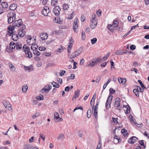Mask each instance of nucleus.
<instances>
[{"label":"nucleus","instance_id":"obj_62","mask_svg":"<svg viewBox=\"0 0 149 149\" xmlns=\"http://www.w3.org/2000/svg\"><path fill=\"white\" fill-rule=\"evenodd\" d=\"M49 0H43L42 3L44 5H46L47 4Z\"/></svg>","mask_w":149,"mask_h":149},{"label":"nucleus","instance_id":"obj_9","mask_svg":"<svg viewBox=\"0 0 149 149\" xmlns=\"http://www.w3.org/2000/svg\"><path fill=\"white\" fill-rule=\"evenodd\" d=\"M23 51L25 52L27 57L30 58L32 57V54L30 51V48H27L26 49H24Z\"/></svg>","mask_w":149,"mask_h":149},{"label":"nucleus","instance_id":"obj_19","mask_svg":"<svg viewBox=\"0 0 149 149\" xmlns=\"http://www.w3.org/2000/svg\"><path fill=\"white\" fill-rule=\"evenodd\" d=\"M22 45L19 42H17L16 44V49L17 50H20L22 49Z\"/></svg>","mask_w":149,"mask_h":149},{"label":"nucleus","instance_id":"obj_51","mask_svg":"<svg viewBox=\"0 0 149 149\" xmlns=\"http://www.w3.org/2000/svg\"><path fill=\"white\" fill-rule=\"evenodd\" d=\"M63 47L61 45L60 48H58L56 49V52H59L60 53L62 51V49H63Z\"/></svg>","mask_w":149,"mask_h":149},{"label":"nucleus","instance_id":"obj_40","mask_svg":"<svg viewBox=\"0 0 149 149\" xmlns=\"http://www.w3.org/2000/svg\"><path fill=\"white\" fill-rule=\"evenodd\" d=\"M40 113L39 112H36L35 114H33L32 116V117L33 118L35 119L38 116L40 115Z\"/></svg>","mask_w":149,"mask_h":149},{"label":"nucleus","instance_id":"obj_34","mask_svg":"<svg viewBox=\"0 0 149 149\" xmlns=\"http://www.w3.org/2000/svg\"><path fill=\"white\" fill-rule=\"evenodd\" d=\"M138 81L139 83V84H140V85H141L142 89H146V87L144 86V84H143V83H142V82L141 80H139Z\"/></svg>","mask_w":149,"mask_h":149},{"label":"nucleus","instance_id":"obj_10","mask_svg":"<svg viewBox=\"0 0 149 149\" xmlns=\"http://www.w3.org/2000/svg\"><path fill=\"white\" fill-rule=\"evenodd\" d=\"M73 40L72 38L70 40L69 42V45H68V54L70 53L71 50L73 45Z\"/></svg>","mask_w":149,"mask_h":149},{"label":"nucleus","instance_id":"obj_45","mask_svg":"<svg viewBox=\"0 0 149 149\" xmlns=\"http://www.w3.org/2000/svg\"><path fill=\"white\" fill-rule=\"evenodd\" d=\"M51 84L54 87L58 88L59 87V85L58 84H57L56 82L54 81H53V82H52Z\"/></svg>","mask_w":149,"mask_h":149},{"label":"nucleus","instance_id":"obj_37","mask_svg":"<svg viewBox=\"0 0 149 149\" xmlns=\"http://www.w3.org/2000/svg\"><path fill=\"white\" fill-rule=\"evenodd\" d=\"M54 119L56 120L59 119L60 118L58 113L57 112H55L54 113Z\"/></svg>","mask_w":149,"mask_h":149},{"label":"nucleus","instance_id":"obj_42","mask_svg":"<svg viewBox=\"0 0 149 149\" xmlns=\"http://www.w3.org/2000/svg\"><path fill=\"white\" fill-rule=\"evenodd\" d=\"M32 146L29 145H26L24 146V149H31Z\"/></svg>","mask_w":149,"mask_h":149},{"label":"nucleus","instance_id":"obj_49","mask_svg":"<svg viewBox=\"0 0 149 149\" xmlns=\"http://www.w3.org/2000/svg\"><path fill=\"white\" fill-rule=\"evenodd\" d=\"M89 63L88 65V66L89 67H92L94 66L93 63H92V60L89 61Z\"/></svg>","mask_w":149,"mask_h":149},{"label":"nucleus","instance_id":"obj_22","mask_svg":"<svg viewBox=\"0 0 149 149\" xmlns=\"http://www.w3.org/2000/svg\"><path fill=\"white\" fill-rule=\"evenodd\" d=\"M123 107H125L127 109L126 111L125 112V114H129L130 113V108L129 105H127L126 106L123 105Z\"/></svg>","mask_w":149,"mask_h":149},{"label":"nucleus","instance_id":"obj_35","mask_svg":"<svg viewBox=\"0 0 149 149\" xmlns=\"http://www.w3.org/2000/svg\"><path fill=\"white\" fill-rule=\"evenodd\" d=\"M69 8V6L68 4L65 3L63 5V9L64 10H67Z\"/></svg>","mask_w":149,"mask_h":149},{"label":"nucleus","instance_id":"obj_6","mask_svg":"<svg viewBox=\"0 0 149 149\" xmlns=\"http://www.w3.org/2000/svg\"><path fill=\"white\" fill-rule=\"evenodd\" d=\"M61 10L60 7L58 6L54 7L53 10V12L56 16H58L60 14V11Z\"/></svg>","mask_w":149,"mask_h":149},{"label":"nucleus","instance_id":"obj_18","mask_svg":"<svg viewBox=\"0 0 149 149\" xmlns=\"http://www.w3.org/2000/svg\"><path fill=\"white\" fill-rule=\"evenodd\" d=\"M36 39H33V41L32 40H30V39H29L28 40H27L26 42L29 45H33L36 42Z\"/></svg>","mask_w":149,"mask_h":149},{"label":"nucleus","instance_id":"obj_33","mask_svg":"<svg viewBox=\"0 0 149 149\" xmlns=\"http://www.w3.org/2000/svg\"><path fill=\"white\" fill-rule=\"evenodd\" d=\"M1 5L2 7L3 8H6L8 6V5L7 3L5 2H2L1 3Z\"/></svg>","mask_w":149,"mask_h":149},{"label":"nucleus","instance_id":"obj_14","mask_svg":"<svg viewBox=\"0 0 149 149\" xmlns=\"http://www.w3.org/2000/svg\"><path fill=\"white\" fill-rule=\"evenodd\" d=\"M3 104L5 108L9 109V108H11V105L10 102L7 101H4L3 102Z\"/></svg>","mask_w":149,"mask_h":149},{"label":"nucleus","instance_id":"obj_15","mask_svg":"<svg viewBox=\"0 0 149 149\" xmlns=\"http://www.w3.org/2000/svg\"><path fill=\"white\" fill-rule=\"evenodd\" d=\"M24 69L25 71L29 72L32 71L34 70L33 66L32 65L28 66H24Z\"/></svg>","mask_w":149,"mask_h":149},{"label":"nucleus","instance_id":"obj_17","mask_svg":"<svg viewBox=\"0 0 149 149\" xmlns=\"http://www.w3.org/2000/svg\"><path fill=\"white\" fill-rule=\"evenodd\" d=\"M112 25L113 26V29H114L115 30L116 29V28L118 26V21L117 20L114 21L112 24Z\"/></svg>","mask_w":149,"mask_h":149},{"label":"nucleus","instance_id":"obj_23","mask_svg":"<svg viewBox=\"0 0 149 149\" xmlns=\"http://www.w3.org/2000/svg\"><path fill=\"white\" fill-rule=\"evenodd\" d=\"M17 7V5L15 3L11 4L10 6V10H15Z\"/></svg>","mask_w":149,"mask_h":149},{"label":"nucleus","instance_id":"obj_47","mask_svg":"<svg viewBox=\"0 0 149 149\" xmlns=\"http://www.w3.org/2000/svg\"><path fill=\"white\" fill-rule=\"evenodd\" d=\"M38 48V47L37 46L36 47L35 46V45H33L31 46V50L33 51H35V50H36L37 48Z\"/></svg>","mask_w":149,"mask_h":149},{"label":"nucleus","instance_id":"obj_61","mask_svg":"<svg viewBox=\"0 0 149 149\" xmlns=\"http://www.w3.org/2000/svg\"><path fill=\"white\" fill-rule=\"evenodd\" d=\"M85 20V17L83 15L81 16V20L82 22H84Z\"/></svg>","mask_w":149,"mask_h":149},{"label":"nucleus","instance_id":"obj_59","mask_svg":"<svg viewBox=\"0 0 149 149\" xmlns=\"http://www.w3.org/2000/svg\"><path fill=\"white\" fill-rule=\"evenodd\" d=\"M109 91L110 94L112 95L115 92V91L113 90V88H111L109 89Z\"/></svg>","mask_w":149,"mask_h":149},{"label":"nucleus","instance_id":"obj_28","mask_svg":"<svg viewBox=\"0 0 149 149\" xmlns=\"http://www.w3.org/2000/svg\"><path fill=\"white\" fill-rule=\"evenodd\" d=\"M17 34H14L12 35V39L14 41L17 40L18 39V37Z\"/></svg>","mask_w":149,"mask_h":149},{"label":"nucleus","instance_id":"obj_41","mask_svg":"<svg viewBox=\"0 0 149 149\" xmlns=\"http://www.w3.org/2000/svg\"><path fill=\"white\" fill-rule=\"evenodd\" d=\"M139 143L141 146H143V148L145 149L146 148V146L144 144L143 140H141L139 141Z\"/></svg>","mask_w":149,"mask_h":149},{"label":"nucleus","instance_id":"obj_39","mask_svg":"<svg viewBox=\"0 0 149 149\" xmlns=\"http://www.w3.org/2000/svg\"><path fill=\"white\" fill-rule=\"evenodd\" d=\"M107 28L111 32H113L115 29H113V26L112 24H109L107 26Z\"/></svg>","mask_w":149,"mask_h":149},{"label":"nucleus","instance_id":"obj_64","mask_svg":"<svg viewBox=\"0 0 149 149\" xmlns=\"http://www.w3.org/2000/svg\"><path fill=\"white\" fill-rule=\"evenodd\" d=\"M96 26L97 25L96 24H91L90 26V27L92 29H94Z\"/></svg>","mask_w":149,"mask_h":149},{"label":"nucleus","instance_id":"obj_55","mask_svg":"<svg viewBox=\"0 0 149 149\" xmlns=\"http://www.w3.org/2000/svg\"><path fill=\"white\" fill-rule=\"evenodd\" d=\"M28 88V87L27 86H23L22 87V91L24 92H26L27 91Z\"/></svg>","mask_w":149,"mask_h":149},{"label":"nucleus","instance_id":"obj_53","mask_svg":"<svg viewBox=\"0 0 149 149\" xmlns=\"http://www.w3.org/2000/svg\"><path fill=\"white\" fill-rule=\"evenodd\" d=\"M96 93H95L93 95V97H92V98L91 100V101L90 104H91V106L92 105V100H93L94 101H95V98H96Z\"/></svg>","mask_w":149,"mask_h":149},{"label":"nucleus","instance_id":"obj_63","mask_svg":"<svg viewBox=\"0 0 149 149\" xmlns=\"http://www.w3.org/2000/svg\"><path fill=\"white\" fill-rule=\"evenodd\" d=\"M109 55H110V53H107V55H106V56H104V57H103V59L104 61L107 60V58L109 57Z\"/></svg>","mask_w":149,"mask_h":149},{"label":"nucleus","instance_id":"obj_1","mask_svg":"<svg viewBox=\"0 0 149 149\" xmlns=\"http://www.w3.org/2000/svg\"><path fill=\"white\" fill-rule=\"evenodd\" d=\"M22 26H24L22 19H20L18 20L14 21L13 23L12 26L10 25L8 27V30H9L8 33H9V36H11L12 34L13 33V31L16 27H19Z\"/></svg>","mask_w":149,"mask_h":149},{"label":"nucleus","instance_id":"obj_4","mask_svg":"<svg viewBox=\"0 0 149 149\" xmlns=\"http://www.w3.org/2000/svg\"><path fill=\"white\" fill-rule=\"evenodd\" d=\"M115 102L114 103V106L116 107V109L119 110H120L122 107L120 106V99L117 97L116 98L115 100Z\"/></svg>","mask_w":149,"mask_h":149},{"label":"nucleus","instance_id":"obj_25","mask_svg":"<svg viewBox=\"0 0 149 149\" xmlns=\"http://www.w3.org/2000/svg\"><path fill=\"white\" fill-rule=\"evenodd\" d=\"M91 24L97 25V21L95 17H93L90 19Z\"/></svg>","mask_w":149,"mask_h":149},{"label":"nucleus","instance_id":"obj_12","mask_svg":"<svg viewBox=\"0 0 149 149\" xmlns=\"http://www.w3.org/2000/svg\"><path fill=\"white\" fill-rule=\"evenodd\" d=\"M138 140V138L135 136H133L130 138L128 141V142L132 144H133L135 143Z\"/></svg>","mask_w":149,"mask_h":149},{"label":"nucleus","instance_id":"obj_60","mask_svg":"<svg viewBox=\"0 0 149 149\" xmlns=\"http://www.w3.org/2000/svg\"><path fill=\"white\" fill-rule=\"evenodd\" d=\"M65 71L64 70H61L60 72V75L61 76H63L64 75V74L65 73Z\"/></svg>","mask_w":149,"mask_h":149},{"label":"nucleus","instance_id":"obj_8","mask_svg":"<svg viewBox=\"0 0 149 149\" xmlns=\"http://www.w3.org/2000/svg\"><path fill=\"white\" fill-rule=\"evenodd\" d=\"M50 12L49 8L47 6H45L42 11V14L45 16L48 15V14Z\"/></svg>","mask_w":149,"mask_h":149},{"label":"nucleus","instance_id":"obj_38","mask_svg":"<svg viewBox=\"0 0 149 149\" xmlns=\"http://www.w3.org/2000/svg\"><path fill=\"white\" fill-rule=\"evenodd\" d=\"M135 87L136 88L137 90L139 92V91L140 92H143L144 91V89L141 88L139 86H135Z\"/></svg>","mask_w":149,"mask_h":149},{"label":"nucleus","instance_id":"obj_54","mask_svg":"<svg viewBox=\"0 0 149 149\" xmlns=\"http://www.w3.org/2000/svg\"><path fill=\"white\" fill-rule=\"evenodd\" d=\"M110 82V79H109L107 83H106L105 84H104L103 86V89H105V88H106L107 85Z\"/></svg>","mask_w":149,"mask_h":149},{"label":"nucleus","instance_id":"obj_24","mask_svg":"<svg viewBox=\"0 0 149 149\" xmlns=\"http://www.w3.org/2000/svg\"><path fill=\"white\" fill-rule=\"evenodd\" d=\"M126 52H124L122 51L121 50H119L116 51L115 52V54L117 55H121L124 54H126Z\"/></svg>","mask_w":149,"mask_h":149},{"label":"nucleus","instance_id":"obj_31","mask_svg":"<svg viewBox=\"0 0 149 149\" xmlns=\"http://www.w3.org/2000/svg\"><path fill=\"white\" fill-rule=\"evenodd\" d=\"M9 46L10 48L13 49H14L16 47V44L14 42H11L9 44Z\"/></svg>","mask_w":149,"mask_h":149},{"label":"nucleus","instance_id":"obj_43","mask_svg":"<svg viewBox=\"0 0 149 149\" xmlns=\"http://www.w3.org/2000/svg\"><path fill=\"white\" fill-rule=\"evenodd\" d=\"M64 137V135L63 134H60L58 136L57 139L58 140H61L62 138Z\"/></svg>","mask_w":149,"mask_h":149},{"label":"nucleus","instance_id":"obj_50","mask_svg":"<svg viewBox=\"0 0 149 149\" xmlns=\"http://www.w3.org/2000/svg\"><path fill=\"white\" fill-rule=\"evenodd\" d=\"M91 42L92 44H94L96 43L97 41V39L96 38H94L91 39Z\"/></svg>","mask_w":149,"mask_h":149},{"label":"nucleus","instance_id":"obj_56","mask_svg":"<svg viewBox=\"0 0 149 149\" xmlns=\"http://www.w3.org/2000/svg\"><path fill=\"white\" fill-rule=\"evenodd\" d=\"M101 77L100 75L97 77L96 80H95V81H96V82L97 83L99 82L101 79Z\"/></svg>","mask_w":149,"mask_h":149},{"label":"nucleus","instance_id":"obj_20","mask_svg":"<svg viewBox=\"0 0 149 149\" xmlns=\"http://www.w3.org/2000/svg\"><path fill=\"white\" fill-rule=\"evenodd\" d=\"M48 37L47 34L46 33H43L41 34L40 36V38L42 40H45L47 39Z\"/></svg>","mask_w":149,"mask_h":149},{"label":"nucleus","instance_id":"obj_30","mask_svg":"<svg viewBox=\"0 0 149 149\" xmlns=\"http://www.w3.org/2000/svg\"><path fill=\"white\" fill-rule=\"evenodd\" d=\"M58 0H52L51 1V6H55L57 5Z\"/></svg>","mask_w":149,"mask_h":149},{"label":"nucleus","instance_id":"obj_16","mask_svg":"<svg viewBox=\"0 0 149 149\" xmlns=\"http://www.w3.org/2000/svg\"><path fill=\"white\" fill-rule=\"evenodd\" d=\"M118 81L120 83L124 84L126 83V79L125 78H122L120 77H119L118 78Z\"/></svg>","mask_w":149,"mask_h":149},{"label":"nucleus","instance_id":"obj_21","mask_svg":"<svg viewBox=\"0 0 149 149\" xmlns=\"http://www.w3.org/2000/svg\"><path fill=\"white\" fill-rule=\"evenodd\" d=\"M91 60L92 61V63H93L94 66L97 65V63L99 62L100 61V59L98 58L93 59Z\"/></svg>","mask_w":149,"mask_h":149},{"label":"nucleus","instance_id":"obj_46","mask_svg":"<svg viewBox=\"0 0 149 149\" xmlns=\"http://www.w3.org/2000/svg\"><path fill=\"white\" fill-rule=\"evenodd\" d=\"M36 99L38 100H40L43 99V96L42 95H40L37 96L36 97Z\"/></svg>","mask_w":149,"mask_h":149},{"label":"nucleus","instance_id":"obj_26","mask_svg":"<svg viewBox=\"0 0 149 149\" xmlns=\"http://www.w3.org/2000/svg\"><path fill=\"white\" fill-rule=\"evenodd\" d=\"M55 22L58 24H61L63 22V20L61 19L60 17H58L57 19L55 18Z\"/></svg>","mask_w":149,"mask_h":149},{"label":"nucleus","instance_id":"obj_29","mask_svg":"<svg viewBox=\"0 0 149 149\" xmlns=\"http://www.w3.org/2000/svg\"><path fill=\"white\" fill-rule=\"evenodd\" d=\"M79 91L77 90L75 91L74 94V95L73 97L74 98H76L78 97L79 95Z\"/></svg>","mask_w":149,"mask_h":149},{"label":"nucleus","instance_id":"obj_2","mask_svg":"<svg viewBox=\"0 0 149 149\" xmlns=\"http://www.w3.org/2000/svg\"><path fill=\"white\" fill-rule=\"evenodd\" d=\"M16 13L13 11L8 13L7 15L8 22V24H10L14 21L15 19Z\"/></svg>","mask_w":149,"mask_h":149},{"label":"nucleus","instance_id":"obj_5","mask_svg":"<svg viewBox=\"0 0 149 149\" xmlns=\"http://www.w3.org/2000/svg\"><path fill=\"white\" fill-rule=\"evenodd\" d=\"M113 97V96L111 95H110L109 96L105 104V106L107 109L110 107Z\"/></svg>","mask_w":149,"mask_h":149},{"label":"nucleus","instance_id":"obj_11","mask_svg":"<svg viewBox=\"0 0 149 149\" xmlns=\"http://www.w3.org/2000/svg\"><path fill=\"white\" fill-rule=\"evenodd\" d=\"M78 20L77 18L75 19L74 21V24L73 25V29L75 32H77V29L78 27L77 23Z\"/></svg>","mask_w":149,"mask_h":149},{"label":"nucleus","instance_id":"obj_13","mask_svg":"<svg viewBox=\"0 0 149 149\" xmlns=\"http://www.w3.org/2000/svg\"><path fill=\"white\" fill-rule=\"evenodd\" d=\"M97 109L96 108H94V106L93 105L92 108V112L93 113H94L95 117V118L97 119L98 118L97 116Z\"/></svg>","mask_w":149,"mask_h":149},{"label":"nucleus","instance_id":"obj_57","mask_svg":"<svg viewBox=\"0 0 149 149\" xmlns=\"http://www.w3.org/2000/svg\"><path fill=\"white\" fill-rule=\"evenodd\" d=\"M40 138H42L43 140L44 141L45 139V136L42 133H40Z\"/></svg>","mask_w":149,"mask_h":149},{"label":"nucleus","instance_id":"obj_3","mask_svg":"<svg viewBox=\"0 0 149 149\" xmlns=\"http://www.w3.org/2000/svg\"><path fill=\"white\" fill-rule=\"evenodd\" d=\"M83 48L82 47H80L78 49L76 50V51L73 52L70 55V53L68 54L69 57L70 58H73L80 54L82 51Z\"/></svg>","mask_w":149,"mask_h":149},{"label":"nucleus","instance_id":"obj_7","mask_svg":"<svg viewBox=\"0 0 149 149\" xmlns=\"http://www.w3.org/2000/svg\"><path fill=\"white\" fill-rule=\"evenodd\" d=\"M25 29V26H22L19 30V31L18 33V35L20 37H23L25 34V32L23 31Z\"/></svg>","mask_w":149,"mask_h":149},{"label":"nucleus","instance_id":"obj_52","mask_svg":"<svg viewBox=\"0 0 149 149\" xmlns=\"http://www.w3.org/2000/svg\"><path fill=\"white\" fill-rule=\"evenodd\" d=\"M33 54L35 55L39 56L40 54V53L38 51L36 50L33 51Z\"/></svg>","mask_w":149,"mask_h":149},{"label":"nucleus","instance_id":"obj_27","mask_svg":"<svg viewBox=\"0 0 149 149\" xmlns=\"http://www.w3.org/2000/svg\"><path fill=\"white\" fill-rule=\"evenodd\" d=\"M52 88V86L51 85H49L45 86L44 88L42 89V90H44L45 92L47 91H48Z\"/></svg>","mask_w":149,"mask_h":149},{"label":"nucleus","instance_id":"obj_36","mask_svg":"<svg viewBox=\"0 0 149 149\" xmlns=\"http://www.w3.org/2000/svg\"><path fill=\"white\" fill-rule=\"evenodd\" d=\"M9 67L10 70L12 72L15 70V68L14 65L12 64H10L9 65Z\"/></svg>","mask_w":149,"mask_h":149},{"label":"nucleus","instance_id":"obj_58","mask_svg":"<svg viewBox=\"0 0 149 149\" xmlns=\"http://www.w3.org/2000/svg\"><path fill=\"white\" fill-rule=\"evenodd\" d=\"M112 119L113 120V121L115 123H116L117 124L118 123V118H114L113 117H112Z\"/></svg>","mask_w":149,"mask_h":149},{"label":"nucleus","instance_id":"obj_44","mask_svg":"<svg viewBox=\"0 0 149 149\" xmlns=\"http://www.w3.org/2000/svg\"><path fill=\"white\" fill-rule=\"evenodd\" d=\"M96 149H102V143L100 140H99V143L97 146Z\"/></svg>","mask_w":149,"mask_h":149},{"label":"nucleus","instance_id":"obj_48","mask_svg":"<svg viewBox=\"0 0 149 149\" xmlns=\"http://www.w3.org/2000/svg\"><path fill=\"white\" fill-rule=\"evenodd\" d=\"M91 109H88L87 113V116L88 118H90L91 116Z\"/></svg>","mask_w":149,"mask_h":149},{"label":"nucleus","instance_id":"obj_32","mask_svg":"<svg viewBox=\"0 0 149 149\" xmlns=\"http://www.w3.org/2000/svg\"><path fill=\"white\" fill-rule=\"evenodd\" d=\"M133 92L135 94V95L137 97H139V93L138 91L137 90L136 88L134 89L133 91Z\"/></svg>","mask_w":149,"mask_h":149}]
</instances>
